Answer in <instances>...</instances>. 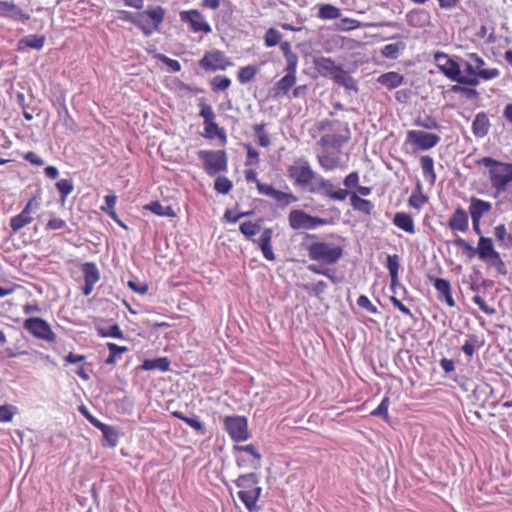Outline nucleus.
<instances>
[{
    "label": "nucleus",
    "mask_w": 512,
    "mask_h": 512,
    "mask_svg": "<svg viewBox=\"0 0 512 512\" xmlns=\"http://www.w3.org/2000/svg\"><path fill=\"white\" fill-rule=\"evenodd\" d=\"M289 226L293 230H314L329 224L325 218L312 216L301 209H293L288 214Z\"/></svg>",
    "instance_id": "8"
},
{
    "label": "nucleus",
    "mask_w": 512,
    "mask_h": 512,
    "mask_svg": "<svg viewBox=\"0 0 512 512\" xmlns=\"http://www.w3.org/2000/svg\"><path fill=\"white\" fill-rule=\"evenodd\" d=\"M332 80L339 86L344 87L346 90L358 92L357 81L342 67L334 75Z\"/></svg>",
    "instance_id": "28"
},
{
    "label": "nucleus",
    "mask_w": 512,
    "mask_h": 512,
    "mask_svg": "<svg viewBox=\"0 0 512 512\" xmlns=\"http://www.w3.org/2000/svg\"><path fill=\"white\" fill-rule=\"evenodd\" d=\"M477 255L482 261H489L498 252L494 249L493 241L491 238L480 236L476 248Z\"/></svg>",
    "instance_id": "26"
},
{
    "label": "nucleus",
    "mask_w": 512,
    "mask_h": 512,
    "mask_svg": "<svg viewBox=\"0 0 512 512\" xmlns=\"http://www.w3.org/2000/svg\"><path fill=\"white\" fill-rule=\"evenodd\" d=\"M204 137L213 139L217 137L222 143H226L227 137L225 130L220 128L215 120L204 123Z\"/></svg>",
    "instance_id": "34"
},
{
    "label": "nucleus",
    "mask_w": 512,
    "mask_h": 512,
    "mask_svg": "<svg viewBox=\"0 0 512 512\" xmlns=\"http://www.w3.org/2000/svg\"><path fill=\"white\" fill-rule=\"evenodd\" d=\"M341 16V10L331 4H323L319 7L318 17L324 20H334Z\"/></svg>",
    "instance_id": "39"
},
{
    "label": "nucleus",
    "mask_w": 512,
    "mask_h": 512,
    "mask_svg": "<svg viewBox=\"0 0 512 512\" xmlns=\"http://www.w3.org/2000/svg\"><path fill=\"white\" fill-rule=\"evenodd\" d=\"M169 368H170V360L167 357L145 359L140 366V369L145 370V371L158 370V371L166 372L169 370Z\"/></svg>",
    "instance_id": "30"
},
{
    "label": "nucleus",
    "mask_w": 512,
    "mask_h": 512,
    "mask_svg": "<svg viewBox=\"0 0 512 512\" xmlns=\"http://www.w3.org/2000/svg\"><path fill=\"white\" fill-rule=\"evenodd\" d=\"M476 163L489 168L491 186L497 192H504L508 184L512 182V168L508 163L500 162L491 157H483L478 159Z\"/></svg>",
    "instance_id": "3"
},
{
    "label": "nucleus",
    "mask_w": 512,
    "mask_h": 512,
    "mask_svg": "<svg viewBox=\"0 0 512 512\" xmlns=\"http://www.w3.org/2000/svg\"><path fill=\"white\" fill-rule=\"evenodd\" d=\"M231 85V80L227 76L217 75L211 81L212 90L215 92L224 91Z\"/></svg>",
    "instance_id": "50"
},
{
    "label": "nucleus",
    "mask_w": 512,
    "mask_h": 512,
    "mask_svg": "<svg viewBox=\"0 0 512 512\" xmlns=\"http://www.w3.org/2000/svg\"><path fill=\"white\" fill-rule=\"evenodd\" d=\"M65 228H67L66 221L58 217L50 218L45 227L47 231L61 230Z\"/></svg>",
    "instance_id": "61"
},
{
    "label": "nucleus",
    "mask_w": 512,
    "mask_h": 512,
    "mask_svg": "<svg viewBox=\"0 0 512 512\" xmlns=\"http://www.w3.org/2000/svg\"><path fill=\"white\" fill-rule=\"evenodd\" d=\"M393 224L407 233H415L413 218L407 213H396L393 218Z\"/></svg>",
    "instance_id": "31"
},
{
    "label": "nucleus",
    "mask_w": 512,
    "mask_h": 512,
    "mask_svg": "<svg viewBox=\"0 0 512 512\" xmlns=\"http://www.w3.org/2000/svg\"><path fill=\"white\" fill-rule=\"evenodd\" d=\"M404 49L405 44L403 42L390 43L382 48L381 53L385 58L394 60L398 58L399 52Z\"/></svg>",
    "instance_id": "41"
},
{
    "label": "nucleus",
    "mask_w": 512,
    "mask_h": 512,
    "mask_svg": "<svg viewBox=\"0 0 512 512\" xmlns=\"http://www.w3.org/2000/svg\"><path fill=\"white\" fill-rule=\"evenodd\" d=\"M494 235L498 241L508 245L512 243V235L507 233L505 225L501 224L495 227Z\"/></svg>",
    "instance_id": "54"
},
{
    "label": "nucleus",
    "mask_w": 512,
    "mask_h": 512,
    "mask_svg": "<svg viewBox=\"0 0 512 512\" xmlns=\"http://www.w3.org/2000/svg\"><path fill=\"white\" fill-rule=\"evenodd\" d=\"M282 34L275 28H269L264 35V42L266 47L271 48L280 44Z\"/></svg>",
    "instance_id": "45"
},
{
    "label": "nucleus",
    "mask_w": 512,
    "mask_h": 512,
    "mask_svg": "<svg viewBox=\"0 0 512 512\" xmlns=\"http://www.w3.org/2000/svg\"><path fill=\"white\" fill-rule=\"evenodd\" d=\"M314 66L321 76L331 79H333L334 75L341 68V66L336 65L331 58L324 56L316 57L314 59Z\"/></svg>",
    "instance_id": "22"
},
{
    "label": "nucleus",
    "mask_w": 512,
    "mask_h": 512,
    "mask_svg": "<svg viewBox=\"0 0 512 512\" xmlns=\"http://www.w3.org/2000/svg\"><path fill=\"white\" fill-rule=\"evenodd\" d=\"M184 422L190 426L192 429L197 431L199 434L203 435L205 433V428L203 423L199 420L198 417H187L184 419Z\"/></svg>",
    "instance_id": "63"
},
{
    "label": "nucleus",
    "mask_w": 512,
    "mask_h": 512,
    "mask_svg": "<svg viewBox=\"0 0 512 512\" xmlns=\"http://www.w3.org/2000/svg\"><path fill=\"white\" fill-rule=\"evenodd\" d=\"M288 177L293 184L298 187H310L316 172L311 168L310 163L305 158H297L287 169Z\"/></svg>",
    "instance_id": "7"
},
{
    "label": "nucleus",
    "mask_w": 512,
    "mask_h": 512,
    "mask_svg": "<svg viewBox=\"0 0 512 512\" xmlns=\"http://www.w3.org/2000/svg\"><path fill=\"white\" fill-rule=\"evenodd\" d=\"M56 188L60 193L61 200L64 201L66 197L73 191V183L69 179H61L56 183Z\"/></svg>",
    "instance_id": "53"
},
{
    "label": "nucleus",
    "mask_w": 512,
    "mask_h": 512,
    "mask_svg": "<svg viewBox=\"0 0 512 512\" xmlns=\"http://www.w3.org/2000/svg\"><path fill=\"white\" fill-rule=\"evenodd\" d=\"M232 181L227 177L219 176L215 179L214 189L220 194H228L232 190Z\"/></svg>",
    "instance_id": "47"
},
{
    "label": "nucleus",
    "mask_w": 512,
    "mask_h": 512,
    "mask_svg": "<svg viewBox=\"0 0 512 512\" xmlns=\"http://www.w3.org/2000/svg\"><path fill=\"white\" fill-rule=\"evenodd\" d=\"M100 431L103 435L104 446L114 448L117 446L119 441V431L116 427L105 424L101 427Z\"/></svg>",
    "instance_id": "32"
},
{
    "label": "nucleus",
    "mask_w": 512,
    "mask_h": 512,
    "mask_svg": "<svg viewBox=\"0 0 512 512\" xmlns=\"http://www.w3.org/2000/svg\"><path fill=\"white\" fill-rule=\"evenodd\" d=\"M492 209V204L488 201L472 197L469 205V214L471 219L481 220L482 216Z\"/></svg>",
    "instance_id": "25"
},
{
    "label": "nucleus",
    "mask_w": 512,
    "mask_h": 512,
    "mask_svg": "<svg viewBox=\"0 0 512 512\" xmlns=\"http://www.w3.org/2000/svg\"><path fill=\"white\" fill-rule=\"evenodd\" d=\"M490 121L484 112L476 114L472 123V132L478 138H483L489 132Z\"/></svg>",
    "instance_id": "27"
},
{
    "label": "nucleus",
    "mask_w": 512,
    "mask_h": 512,
    "mask_svg": "<svg viewBox=\"0 0 512 512\" xmlns=\"http://www.w3.org/2000/svg\"><path fill=\"white\" fill-rule=\"evenodd\" d=\"M233 483L240 490L237 493L238 498L244 504L248 512H256L259 510L257 505L262 494V487L259 486L258 474L251 472L241 474Z\"/></svg>",
    "instance_id": "1"
},
{
    "label": "nucleus",
    "mask_w": 512,
    "mask_h": 512,
    "mask_svg": "<svg viewBox=\"0 0 512 512\" xmlns=\"http://www.w3.org/2000/svg\"><path fill=\"white\" fill-rule=\"evenodd\" d=\"M280 49L286 60V67L297 66L298 57L292 52L291 44L288 41L280 42Z\"/></svg>",
    "instance_id": "44"
},
{
    "label": "nucleus",
    "mask_w": 512,
    "mask_h": 512,
    "mask_svg": "<svg viewBox=\"0 0 512 512\" xmlns=\"http://www.w3.org/2000/svg\"><path fill=\"white\" fill-rule=\"evenodd\" d=\"M257 69L255 66L248 65L241 67L238 72V80L242 84L250 82L256 75Z\"/></svg>",
    "instance_id": "49"
},
{
    "label": "nucleus",
    "mask_w": 512,
    "mask_h": 512,
    "mask_svg": "<svg viewBox=\"0 0 512 512\" xmlns=\"http://www.w3.org/2000/svg\"><path fill=\"white\" fill-rule=\"evenodd\" d=\"M148 210L158 216L174 217L175 213L172 207L163 206L160 202L154 201L146 206Z\"/></svg>",
    "instance_id": "43"
},
{
    "label": "nucleus",
    "mask_w": 512,
    "mask_h": 512,
    "mask_svg": "<svg viewBox=\"0 0 512 512\" xmlns=\"http://www.w3.org/2000/svg\"><path fill=\"white\" fill-rule=\"evenodd\" d=\"M407 22L412 27H422L428 19V13L423 9H415L407 13Z\"/></svg>",
    "instance_id": "36"
},
{
    "label": "nucleus",
    "mask_w": 512,
    "mask_h": 512,
    "mask_svg": "<svg viewBox=\"0 0 512 512\" xmlns=\"http://www.w3.org/2000/svg\"><path fill=\"white\" fill-rule=\"evenodd\" d=\"M434 60L439 70L450 80L457 82L458 84L469 86H477L479 84L478 79L462 75L460 65L451 59L446 53L436 52Z\"/></svg>",
    "instance_id": "4"
},
{
    "label": "nucleus",
    "mask_w": 512,
    "mask_h": 512,
    "mask_svg": "<svg viewBox=\"0 0 512 512\" xmlns=\"http://www.w3.org/2000/svg\"><path fill=\"white\" fill-rule=\"evenodd\" d=\"M485 262L489 266L494 267L499 274L506 275V273H507L506 266H505V263L503 262V260L501 259L499 253H497L492 258H490L489 261H485Z\"/></svg>",
    "instance_id": "57"
},
{
    "label": "nucleus",
    "mask_w": 512,
    "mask_h": 512,
    "mask_svg": "<svg viewBox=\"0 0 512 512\" xmlns=\"http://www.w3.org/2000/svg\"><path fill=\"white\" fill-rule=\"evenodd\" d=\"M0 17L9 18L14 21L25 22L30 19V15L24 12L14 2L0 0Z\"/></svg>",
    "instance_id": "20"
},
{
    "label": "nucleus",
    "mask_w": 512,
    "mask_h": 512,
    "mask_svg": "<svg viewBox=\"0 0 512 512\" xmlns=\"http://www.w3.org/2000/svg\"><path fill=\"white\" fill-rule=\"evenodd\" d=\"M386 268L389 271V276L391 279L390 290L392 291L393 295L397 293V289H401L403 293L406 294V288L399 282L400 258L397 254L387 256Z\"/></svg>",
    "instance_id": "19"
},
{
    "label": "nucleus",
    "mask_w": 512,
    "mask_h": 512,
    "mask_svg": "<svg viewBox=\"0 0 512 512\" xmlns=\"http://www.w3.org/2000/svg\"><path fill=\"white\" fill-rule=\"evenodd\" d=\"M350 202L354 210L370 215L374 208L373 203L370 200L361 198L357 193H352Z\"/></svg>",
    "instance_id": "33"
},
{
    "label": "nucleus",
    "mask_w": 512,
    "mask_h": 512,
    "mask_svg": "<svg viewBox=\"0 0 512 512\" xmlns=\"http://www.w3.org/2000/svg\"><path fill=\"white\" fill-rule=\"evenodd\" d=\"M39 209V203L35 198H31L23 210L10 219V227L14 233L20 231L33 221L32 214Z\"/></svg>",
    "instance_id": "15"
},
{
    "label": "nucleus",
    "mask_w": 512,
    "mask_h": 512,
    "mask_svg": "<svg viewBox=\"0 0 512 512\" xmlns=\"http://www.w3.org/2000/svg\"><path fill=\"white\" fill-rule=\"evenodd\" d=\"M156 58L168 66L173 72H178L181 70V64L175 59H171L164 54H158Z\"/></svg>",
    "instance_id": "62"
},
{
    "label": "nucleus",
    "mask_w": 512,
    "mask_h": 512,
    "mask_svg": "<svg viewBox=\"0 0 512 512\" xmlns=\"http://www.w3.org/2000/svg\"><path fill=\"white\" fill-rule=\"evenodd\" d=\"M197 155L209 176L225 172L228 168L227 154L224 150H199Z\"/></svg>",
    "instance_id": "6"
},
{
    "label": "nucleus",
    "mask_w": 512,
    "mask_h": 512,
    "mask_svg": "<svg viewBox=\"0 0 512 512\" xmlns=\"http://www.w3.org/2000/svg\"><path fill=\"white\" fill-rule=\"evenodd\" d=\"M448 227L453 231L466 232L469 227L467 212L461 207L457 208L448 221Z\"/></svg>",
    "instance_id": "23"
},
{
    "label": "nucleus",
    "mask_w": 512,
    "mask_h": 512,
    "mask_svg": "<svg viewBox=\"0 0 512 512\" xmlns=\"http://www.w3.org/2000/svg\"><path fill=\"white\" fill-rule=\"evenodd\" d=\"M440 142V137L434 133L423 130H409L406 135V143H410L417 149L427 151Z\"/></svg>",
    "instance_id": "14"
},
{
    "label": "nucleus",
    "mask_w": 512,
    "mask_h": 512,
    "mask_svg": "<svg viewBox=\"0 0 512 512\" xmlns=\"http://www.w3.org/2000/svg\"><path fill=\"white\" fill-rule=\"evenodd\" d=\"M421 168L423 177L426 181H428L431 185H433L436 181V174L434 171V160L432 157L425 155L420 158Z\"/></svg>",
    "instance_id": "35"
},
{
    "label": "nucleus",
    "mask_w": 512,
    "mask_h": 512,
    "mask_svg": "<svg viewBox=\"0 0 512 512\" xmlns=\"http://www.w3.org/2000/svg\"><path fill=\"white\" fill-rule=\"evenodd\" d=\"M199 107V116L204 119V123L215 120L216 115L214 113L213 108L209 104H207L204 99L200 100Z\"/></svg>",
    "instance_id": "51"
},
{
    "label": "nucleus",
    "mask_w": 512,
    "mask_h": 512,
    "mask_svg": "<svg viewBox=\"0 0 512 512\" xmlns=\"http://www.w3.org/2000/svg\"><path fill=\"white\" fill-rule=\"evenodd\" d=\"M258 192L262 195L273 198L282 206H288L298 201V198L292 193L276 190L270 184L258 183Z\"/></svg>",
    "instance_id": "18"
},
{
    "label": "nucleus",
    "mask_w": 512,
    "mask_h": 512,
    "mask_svg": "<svg viewBox=\"0 0 512 512\" xmlns=\"http://www.w3.org/2000/svg\"><path fill=\"white\" fill-rule=\"evenodd\" d=\"M358 25H359V22L357 20H354L351 18H342L340 20V22L337 24V27L339 30L349 31V30L357 28Z\"/></svg>",
    "instance_id": "64"
},
{
    "label": "nucleus",
    "mask_w": 512,
    "mask_h": 512,
    "mask_svg": "<svg viewBox=\"0 0 512 512\" xmlns=\"http://www.w3.org/2000/svg\"><path fill=\"white\" fill-rule=\"evenodd\" d=\"M23 328L33 337L48 343L56 341V334L53 332L50 324L40 317H29L24 320Z\"/></svg>",
    "instance_id": "9"
},
{
    "label": "nucleus",
    "mask_w": 512,
    "mask_h": 512,
    "mask_svg": "<svg viewBox=\"0 0 512 512\" xmlns=\"http://www.w3.org/2000/svg\"><path fill=\"white\" fill-rule=\"evenodd\" d=\"M17 408L13 405H0V422H10Z\"/></svg>",
    "instance_id": "55"
},
{
    "label": "nucleus",
    "mask_w": 512,
    "mask_h": 512,
    "mask_svg": "<svg viewBox=\"0 0 512 512\" xmlns=\"http://www.w3.org/2000/svg\"><path fill=\"white\" fill-rule=\"evenodd\" d=\"M463 64L465 66V71L476 79L477 77H480L484 80H491L500 75L499 70L496 68H483L485 62L483 58L476 53L468 54L467 58L463 60Z\"/></svg>",
    "instance_id": "10"
},
{
    "label": "nucleus",
    "mask_w": 512,
    "mask_h": 512,
    "mask_svg": "<svg viewBox=\"0 0 512 512\" xmlns=\"http://www.w3.org/2000/svg\"><path fill=\"white\" fill-rule=\"evenodd\" d=\"M224 427L235 442L246 441L250 437L248 422L244 416H227L224 419Z\"/></svg>",
    "instance_id": "12"
},
{
    "label": "nucleus",
    "mask_w": 512,
    "mask_h": 512,
    "mask_svg": "<svg viewBox=\"0 0 512 512\" xmlns=\"http://www.w3.org/2000/svg\"><path fill=\"white\" fill-rule=\"evenodd\" d=\"M389 398L384 397L378 407L371 413L373 416L388 419Z\"/></svg>",
    "instance_id": "60"
},
{
    "label": "nucleus",
    "mask_w": 512,
    "mask_h": 512,
    "mask_svg": "<svg viewBox=\"0 0 512 512\" xmlns=\"http://www.w3.org/2000/svg\"><path fill=\"white\" fill-rule=\"evenodd\" d=\"M357 305L372 314L379 313L377 307L371 303L366 295H360L357 299Z\"/></svg>",
    "instance_id": "59"
},
{
    "label": "nucleus",
    "mask_w": 512,
    "mask_h": 512,
    "mask_svg": "<svg viewBox=\"0 0 512 512\" xmlns=\"http://www.w3.org/2000/svg\"><path fill=\"white\" fill-rule=\"evenodd\" d=\"M46 37L44 35L30 34L17 42V50L24 52L27 49L41 50L44 47Z\"/></svg>",
    "instance_id": "24"
},
{
    "label": "nucleus",
    "mask_w": 512,
    "mask_h": 512,
    "mask_svg": "<svg viewBox=\"0 0 512 512\" xmlns=\"http://www.w3.org/2000/svg\"><path fill=\"white\" fill-rule=\"evenodd\" d=\"M240 232L254 244H256L262 254L263 257L268 261L275 260V254L272 249V237L274 230L273 228H265L260 237L255 239L254 236L260 232L261 230V220L258 222L246 221L240 224Z\"/></svg>",
    "instance_id": "2"
},
{
    "label": "nucleus",
    "mask_w": 512,
    "mask_h": 512,
    "mask_svg": "<svg viewBox=\"0 0 512 512\" xmlns=\"http://www.w3.org/2000/svg\"><path fill=\"white\" fill-rule=\"evenodd\" d=\"M236 451L246 452L250 454L256 461L250 463V467L253 469L260 468V460L262 458L261 454L256 450L253 444L245 445V446H234Z\"/></svg>",
    "instance_id": "42"
},
{
    "label": "nucleus",
    "mask_w": 512,
    "mask_h": 512,
    "mask_svg": "<svg viewBox=\"0 0 512 512\" xmlns=\"http://www.w3.org/2000/svg\"><path fill=\"white\" fill-rule=\"evenodd\" d=\"M310 260L322 262L326 265L336 264L343 255L341 246L326 242H313L307 247Z\"/></svg>",
    "instance_id": "5"
},
{
    "label": "nucleus",
    "mask_w": 512,
    "mask_h": 512,
    "mask_svg": "<svg viewBox=\"0 0 512 512\" xmlns=\"http://www.w3.org/2000/svg\"><path fill=\"white\" fill-rule=\"evenodd\" d=\"M433 286L438 293V299L444 301L449 307L455 306V301L452 296L450 282L443 278H430Z\"/></svg>",
    "instance_id": "21"
},
{
    "label": "nucleus",
    "mask_w": 512,
    "mask_h": 512,
    "mask_svg": "<svg viewBox=\"0 0 512 512\" xmlns=\"http://www.w3.org/2000/svg\"><path fill=\"white\" fill-rule=\"evenodd\" d=\"M143 16H147L151 20L152 25H154V28H159L160 24L164 20L165 10L161 6H156L154 8H149L140 14L141 18Z\"/></svg>",
    "instance_id": "38"
},
{
    "label": "nucleus",
    "mask_w": 512,
    "mask_h": 512,
    "mask_svg": "<svg viewBox=\"0 0 512 512\" xmlns=\"http://www.w3.org/2000/svg\"><path fill=\"white\" fill-rule=\"evenodd\" d=\"M296 69L297 66L286 67V74L279 81H277L272 88L273 98H280L287 95L291 88L296 83Z\"/></svg>",
    "instance_id": "17"
},
{
    "label": "nucleus",
    "mask_w": 512,
    "mask_h": 512,
    "mask_svg": "<svg viewBox=\"0 0 512 512\" xmlns=\"http://www.w3.org/2000/svg\"><path fill=\"white\" fill-rule=\"evenodd\" d=\"M308 191L313 194L322 193L326 197L332 200L344 201L349 195V191L346 189H334V185L328 179H325L320 174L315 175Z\"/></svg>",
    "instance_id": "11"
},
{
    "label": "nucleus",
    "mask_w": 512,
    "mask_h": 512,
    "mask_svg": "<svg viewBox=\"0 0 512 512\" xmlns=\"http://www.w3.org/2000/svg\"><path fill=\"white\" fill-rule=\"evenodd\" d=\"M476 347H480L478 337L475 335H471L465 341L461 349L466 356L472 357L474 355Z\"/></svg>",
    "instance_id": "52"
},
{
    "label": "nucleus",
    "mask_w": 512,
    "mask_h": 512,
    "mask_svg": "<svg viewBox=\"0 0 512 512\" xmlns=\"http://www.w3.org/2000/svg\"><path fill=\"white\" fill-rule=\"evenodd\" d=\"M199 66L205 71L225 70L232 66L231 60L224 52L218 49L207 51L198 62Z\"/></svg>",
    "instance_id": "13"
},
{
    "label": "nucleus",
    "mask_w": 512,
    "mask_h": 512,
    "mask_svg": "<svg viewBox=\"0 0 512 512\" xmlns=\"http://www.w3.org/2000/svg\"><path fill=\"white\" fill-rule=\"evenodd\" d=\"M403 81V75L394 71L381 74L377 78V82L389 90L399 87L403 83Z\"/></svg>",
    "instance_id": "29"
},
{
    "label": "nucleus",
    "mask_w": 512,
    "mask_h": 512,
    "mask_svg": "<svg viewBox=\"0 0 512 512\" xmlns=\"http://www.w3.org/2000/svg\"><path fill=\"white\" fill-rule=\"evenodd\" d=\"M247 149V157L245 161L246 166L258 165L260 162L259 152L250 144L245 145Z\"/></svg>",
    "instance_id": "58"
},
{
    "label": "nucleus",
    "mask_w": 512,
    "mask_h": 512,
    "mask_svg": "<svg viewBox=\"0 0 512 512\" xmlns=\"http://www.w3.org/2000/svg\"><path fill=\"white\" fill-rule=\"evenodd\" d=\"M180 19L181 21L188 23L190 29L195 33L203 32L208 34L212 31V28L206 21L204 15L196 9L182 11L180 13Z\"/></svg>",
    "instance_id": "16"
},
{
    "label": "nucleus",
    "mask_w": 512,
    "mask_h": 512,
    "mask_svg": "<svg viewBox=\"0 0 512 512\" xmlns=\"http://www.w3.org/2000/svg\"><path fill=\"white\" fill-rule=\"evenodd\" d=\"M320 167L325 171H332L339 166V159L333 154H322L317 156Z\"/></svg>",
    "instance_id": "40"
},
{
    "label": "nucleus",
    "mask_w": 512,
    "mask_h": 512,
    "mask_svg": "<svg viewBox=\"0 0 512 512\" xmlns=\"http://www.w3.org/2000/svg\"><path fill=\"white\" fill-rule=\"evenodd\" d=\"M415 125L427 130H438L439 122L432 116L419 117L415 120Z\"/></svg>",
    "instance_id": "48"
},
{
    "label": "nucleus",
    "mask_w": 512,
    "mask_h": 512,
    "mask_svg": "<svg viewBox=\"0 0 512 512\" xmlns=\"http://www.w3.org/2000/svg\"><path fill=\"white\" fill-rule=\"evenodd\" d=\"M82 272L84 274V282L96 284L100 279V273L95 263L85 262L82 265Z\"/></svg>",
    "instance_id": "37"
},
{
    "label": "nucleus",
    "mask_w": 512,
    "mask_h": 512,
    "mask_svg": "<svg viewBox=\"0 0 512 512\" xmlns=\"http://www.w3.org/2000/svg\"><path fill=\"white\" fill-rule=\"evenodd\" d=\"M98 334L101 337H111L117 339H124V334L117 324L110 325L107 328H98Z\"/></svg>",
    "instance_id": "46"
},
{
    "label": "nucleus",
    "mask_w": 512,
    "mask_h": 512,
    "mask_svg": "<svg viewBox=\"0 0 512 512\" xmlns=\"http://www.w3.org/2000/svg\"><path fill=\"white\" fill-rule=\"evenodd\" d=\"M454 244L457 247H461L463 249V251L467 254V256L471 259L477 255L476 248H474L470 243H468L463 238H460V237L456 238L454 240Z\"/></svg>",
    "instance_id": "56"
}]
</instances>
